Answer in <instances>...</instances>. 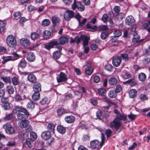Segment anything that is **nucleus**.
Returning a JSON list of instances; mask_svg holds the SVG:
<instances>
[{
  "label": "nucleus",
  "mask_w": 150,
  "mask_h": 150,
  "mask_svg": "<svg viewBox=\"0 0 150 150\" xmlns=\"http://www.w3.org/2000/svg\"><path fill=\"white\" fill-rule=\"evenodd\" d=\"M108 29V27L106 25H101L98 26L97 30L102 31L107 30Z\"/></svg>",
  "instance_id": "c03bdc74"
},
{
  "label": "nucleus",
  "mask_w": 150,
  "mask_h": 150,
  "mask_svg": "<svg viewBox=\"0 0 150 150\" xmlns=\"http://www.w3.org/2000/svg\"><path fill=\"white\" fill-rule=\"evenodd\" d=\"M20 42L22 46L25 47L29 46L30 44V41L26 38H22L20 41Z\"/></svg>",
  "instance_id": "dca6fc26"
},
{
  "label": "nucleus",
  "mask_w": 150,
  "mask_h": 150,
  "mask_svg": "<svg viewBox=\"0 0 150 150\" xmlns=\"http://www.w3.org/2000/svg\"><path fill=\"white\" fill-rule=\"evenodd\" d=\"M119 116L120 117H116L110 124V127L114 128L117 131L119 129L121 125L120 121L121 120H126L127 118V116L124 115L120 114Z\"/></svg>",
  "instance_id": "f257e3e1"
},
{
  "label": "nucleus",
  "mask_w": 150,
  "mask_h": 150,
  "mask_svg": "<svg viewBox=\"0 0 150 150\" xmlns=\"http://www.w3.org/2000/svg\"><path fill=\"white\" fill-rule=\"evenodd\" d=\"M121 61L122 59L120 56H117L112 58V62L114 66L117 67L120 65Z\"/></svg>",
  "instance_id": "4468645a"
},
{
  "label": "nucleus",
  "mask_w": 150,
  "mask_h": 150,
  "mask_svg": "<svg viewBox=\"0 0 150 150\" xmlns=\"http://www.w3.org/2000/svg\"><path fill=\"white\" fill-rule=\"evenodd\" d=\"M57 130L58 132L62 134H64L66 131L65 128L61 125L57 126Z\"/></svg>",
  "instance_id": "4c0bfd02"
},
{
  "label": "nucleus",
  "mask_w": 150,
  "mask_h": 150,
  "mask_svg": "<svg viewBox=\"0 0 150 150\" xmlns=\"http://www.w3.org/2000/svg\"><path fill=\"white\" fill-rule=\"evenodd\" d=\"M81 38L83 42V47L87 46L88 44V42L90 40V38L87 36L83 35H81Z\"/></svg>",
  "instance_id": "a211bd4d"
},
{
  "label": "nucleus",
  "mask_w": 150,
  "mask_h": 150,
  "mask_svg": "<svg viewBox=\"0 0 150 150\" xmlns=\"http://www.w3.org/2000/svg\"><path fill=\"white\" fill-rule=\"evenodd\" d=\"M6 90L8 93L11 94L14 93V89L13 86L11 85L8 86L6 87Z\"/></svg>",
  "instance_id": "09e8293b"
},
{
  "label": "nucleus",
  "mask_w": 150,
  "mask_h": 150,
  "mask_svg": "<svg viewBox=\"0 0 150 150\" xmlns=\"http://www.w3.org/2000/svg\"><path fill=\"white\" fill-rule=\"evenodd\" d=\"M74 13L72 11L67 10L64 13V18L65 21H68L74 17Z\"/></svg>",
  "instance_id": "9d476101"
},
{
  "label": "nucleus",
  "mask_w": 150,
  "mask_h": 150,
  "mask_svg": "<svg viewBox=\"0 0 150 150\" xmlns=\"http://www.w3.org/2000/svg\"><path fill=\"white\" fill-rule=\"evenodd\" d=\"M13 115H16L18 119H19V106H16L13 109L12 112Z\"/></svg>",
  "instance_id": "c756f323"
},
{
  "label": "nucleus",
  "mask_w": 150,
  "mask_h": 150,
  "mask_svg": "<svg viewBox=\"0 0 150 150\" xmlns=\"http://www.w3.org/2000/svg\"><path fill=\"white\" fill-rule=\"evenodd\" d=\"M30 138L32 140L34 141L37 138V134L34 131H31L30 132Z\"/></svg>",
  "instance_id": "a19ab883"
},
{
  "label": "nucleus",
  "mask_w": 150,
  "mask_h": 150,
  "mask_svg": "<svg viewBox=\"0 0 150 150\" xmlns=\"http://www.w3.org/2000/svg\"><path fill=\"white\" fill-rule=\"evenodd\" d=\"M117 80L115 77H111L108 81L109 83L111 85H115L117 83Z\"/></svg>",
  "instance_id": "473e14b6"
},
{
  "label": "nucleus",
  "mask_w": 150,
  "mask_h": 150,
  "mask_svg": "<svg viewBox=\"0 0 150 150\" xmlns=\"http://www.w3.org/2000/svg\"><path fill=\"white\" fill-rule=\"evenodd\" d=\"M143 39H140V37L138 35L133 36L132 39V42L134 43H140L142 41Z\"/></svg>",
  "instance_id": "393cba45"
},
{
  "label": "nucleus",
  "mask_w": 150,
  "mask_h": 150,
  "mask_svg": "<svg viewBox=\"0 0 150 150\" xmlns=\"http://www.w3.org/2000/svg\"><path fill=\"white\" fill-rule=\"evenodd\" d=\"M51 132L50 131H44L41 134V137L42 139L46 141L50 139V144H51L54 141L53 139L51 138Z\"/></svg>",
  "instance_id": "1a4fd4ad"
},
{
  "label": "nucleus",
  "mask_w": 150,
  "mask_h": 150,
  "mask_svg": "<svg viewBox=\"0 0 150 150\" xmlns=\"http://www.w3.org/2000/svg\"><path fill=\"white\" fill-rule=\"evenodd\" d=\"M146 78V74L143 73H140L138 75V78L141 81H143L145 80Z\"/></svg>",
  "instance_id": "79ce46f5"
},
{
  "label": "nucleus",
  "mask_w": 150,
  "mask_h": 150,
  "mask_svg": "<svg viewBox=\"0 0 150 150\" xmlns=\"http://www.w3.org/2000/svg\"><path fill=\"white\" fill-rule=\"evenodd\" d=\"M27 21V19L25 17H21L20 19V25L21 27L24 26V23Z\"/></svg>",
  "instance_id": "13d9d810"
},
{
  "label": "nucleus",
  "mask_w": 150,
  "mask_h": 150,
  "mask_svg": "<svg viewBox=\"0 0 150 150\" xmlns=\"http://www.w3.org/2000/svg\"><path fill=\"white\" fill-rule=\"evenodd\" d=\"M137 91L135 89L130 90L129 92V97L131 98H135L137 96Z\"/></svg>",
  "instance_id": "bb28decb"
},
{
  "label": "nucleus",
  "mask_w": 150,
  "mask_h": 150,
  "mask_svg": "<svg viewBox=\"0 0 150 150\" xmlns=\"http://www.w3.org/2000/svg\"><path fill=\"white\" fill-rule=\"evenodd\" d=\"M3 128L5 129L6 132L9 134H14L16 132L14 128L10 125V123L7 122L3 126Z\"/></svg>",
  "instance_id": "6e6552de"
},
{
  "label": "nucleus",
  "mask_w": 150,
  "mask_h": 150,
  "mask_svg": "<svg viewBox=\"0 0 150 150\" xmlns=\"http://www.w3.org/2000/svg\"><path fill=\"white\" fill-rule=\"evenodd\" d=\"M6 25V21H0V32H4L6 29L5 26Z\"/></svg>",
  "instance_id": "cd10ccee"
},
{
  "label": "nucleus",
  "mask_w": 150,
  "mask_h": 150,
  "mask_svg": "<svg viewBox=\"0 0 150 150\" xmlns=\"http://www.w3.org/2000/svg\"><path fill=\"white\" fill-rule=\"evenodd\" d=\"M33 141L30 139L28 138L26 140V144L29 147H32L33 146L32 143Z\"/></svg>",
  "instance_id": "3c124183"
},
{
  "label": "nucleus",
  "mask_w": 150,
  "mask_h": 150,
  "mask_svg": "<svg viewBox=\"0 0 150 150\" xmlns=\"http://www.w3.org/2000/svg\"><path fill=\"white\" fill-rule=\"evenodd\" d=\"M69 39L65 36L61 37L59 38V41H57L58 42V45H63L67 42Z\"/></svg>",
  "instance_id": "f3484780"
},
{
  "label": "nucleus",
  "mask_w": 150,
  "mask_h": 150,
  "mask_svg": "<svg viewBox=\"0 0 150 150\" xmlns=\"http://www.w3.org/2000/svg\"><path fill=\"white\" fill-rule=\"evenodd\" d=\"M6 43L10 47L12 48H15L17 44L15 37L12 35H8L6 38Z\"/></svg>",
  "instance_id": "7ed1b4c3"
},
{
  "label": "nucleus",
  "mask_w": 150,
  "mask_h": 150,
  "mask_svg": "<svg viewBox=\"0 0 150 150\" xmlns=\"http://www.w3.org/2000/svg\"><path fill=\"white\" fill-rule=\"evenodd\" d=\"M61 55V52L59 51H57L53 53L54 57L57 59H59Z\"/></svg>",
  "instance_id": "49530a36"
},
{
  "label": "nucleus",
  "mask_w": 150,
  "mask_h": 150,
  "mask_svg": "<svg viewBox=\"0 0 150 150\" xmlns=\"http://www.w3.org/2000/svg\"><path fill=\"white\" fill-rule=\"evenodd\" d=\"M109 33L108 32L105 31L101 33L100 35L101 38L103 40H105L108 36Z\"/></svg>",
  "instance_id": "a18cd8bd"
},
{
  "label": "nucleus",
  "mask_w": 150,
  "mask_h": 150,
  "mask_svg": "<svg viewBox=\"0 0 150 150\" xmlns=\"http://www.w3.org/2000/svg\"><path fill=\"white\" fill-rule=\"evenodd\" d=\"M105 137L103 134H102L101 142H99L97 140H95L91 141L90 142V145L91 147L93 149H100L103 146L104 143Z\"/></svg>",
  "instance_id": "f03ea898"
},
{
  "label": "nucleus",
  "mask_w": 150,
  "mask_h": 150,
  "mask_svg": "<svg viewBox=\"0 0 150 150\" xmlns=\"http://www.w3.org/2000/svg\"><path fill=\"white\" fill-rule=\"evenodd\" d=\"M50 21L48 19H45L43 20L42 23V25L44 26H47L50 24Z\"/></svg>",
  "instance_id": "603ef678"
},
{
  "label": "nucleus",
  "mask_w": 150,
  "mask_h": 150,
  "mask_svg": "<svg viewBox=\"0 0 150 150\" xmlns=\"http://www.w3.org/2000/svg\"><path fill=\"white\" fill-rule=\"evenodd\" d=\"M27 106L28 108L33 109L35 108V104L33 101H30L28 103Z\"/></svg>",
  "instance_id": "864d4df0"
},
{
  "label": "nucleus",
  "mask_w": 150,
  "mask_h": 150,
  "mask_svg": "<svg viewBox=\"0 0 150 150\" xmlns=\"http://www.w3.org/2000/svg\"><path fill=\"white\" fill-rule=\"evenodd\" d=\"M43 37L46 39H49L51 35V32L47 30H45L43 33Z\"/></svg>",
  "instance_id": "2f4dec72"
},
{
  "label": "nucleus",
  "mask_w": 150,
  "mask_h": 150,
  "mask_svg": "<svg viewBox=\"0 0 150 150\" xmlns=\"http://www.w3.org/2000/svg\"><path fill=\"white\" fill-rule=\"evenodd\" d=\"M125 23L126 25L133 26L135 23V21L134 18L131 16H129L127 17L125 20Z\"/></svg>",
  "instance_id": "ddd939ff"
},
{
  "label": "nucleus",
  "mask_w": 150,
  "mask_h": 150,
  "mask_svg": "<svg viewBox=\"0 0 150 150\" xmlns=\"http://www.w3.org/2000/svg\"><path fill=\"white\" fill-rule=\"evenodd\" d=\"M105 92V90L104 88H100L98 90V93L102 96H104Z\"/></svg>",
  "instance_id": "e2e57ef3"
},
{
  "label": "nucleus",
  "mask_w": 150,
  "mask_h": 150,
  "mask_svg": "<svg viewBox=\"0 0 150 150\" xmlns=\"http://www.w3.org/2000/svg\"><path fill=\"white\" fill-rule=\"evenodd\" d=\"M129 34L132 35L133 36L137 35L136 32V29L135 28H132L130 29Z\"/></svg>",
  "instance_id": "bf43d9fd"
},
{
  "label": "nucleus",
  "mask_w": 150,
  "mask_h": 150,
  "mask_svg": "<svg viewBox=\"0 0 150 150\" xmlns=\"http://www.w3.org/2000/svg\"><path fill=\"white\" fill-rule=\"evenodd\" d=\"M77 8L79 11H83L85 9L84 6L81 2H78L77 3Z\"/></svg>",
  "instance_id": "ea45409f"
},
{
  "label": "nucleus",
  "mask_w": 150,
  "mask_h": 150,
  "mask_svg": "<svg viewBox=\"0 0 150 150\" xmlns=\"http://www.w3.org/2000/svg\"><path fill=\"white\" fill-rule=\"evenodd\" d=\"M75 117L73 115L67 116L65 117L64 120L68 123H73L75 120Z\"/></svg>",
  "instance_id": "412c9836"
},
{
  "label": "nucleus",
  "mask_w": 150,
  "mask_h": 150,
  "mask_svg": "<svg viewBox=\"0 0 150 150\" xmlns=\"http://www.w3.org/2000/svg\"><path fill=\"white\" fill-rule=\"evenodd\" d=\"M124 84H127L132 87L138 85V81L134 77L129 79L127 81L123 82Z\"/></svg>",
  "instance_id": "9b49d317"
},
{
  "label": "nucleus",
  "mask_w": 150,
  "mask_h": 150,
  "mask_svg": "<svg viewBox=\"0 0 150 150\" xmlns=\"http://www.w3.org/2000/svg\"><path fill=\"white\" fill-rule=\"evenodd\" d=\"M31 37L32 40H35L37 39L40 38V35L36 32H34L31 33Z\"/></svg>",
  "instance_id": "c9c22d12"
},
{
  "label": "nucleus",
  "mask_w": 150,
  "mask_h": 150,
  "mask_svg": "<svg viewBox=\"0 0 150 150\" xmlns=\"http://www.w3.org/2000/svg\"><path fill=\"white\" fill-rule=\"evenodd\" d=\"M28 10L29 12H31L34 11L36 10L37 8L33 6L30 5L28 6Z\"/></svg>",
  "instance_id": "052dcab7"
},
{
  "label": "nucleus",
  "mask_w": 150,
  "mask_h": 150,
  "mask_svg": "<svg viewBox=\"0 0 150 150\" xmlns=\"http://www.w3.org/2000/svg\"><path fill=\"white\" fill-rule=\"evenodd\" d=\"M33 88L35 92L40 93L41 91V85L40 83H35L33 85Z\"/></svg>",
  "instance_id": "b1692460"
},
{
  "label": "nucleus",
  "mask_w": 150,
  "mask_h": 150,
  "mask_svg": "<svg viewBox=\"0 0 150 150\" xmlns=\"http://www.w3.org/2000/svg\"><path fill=\"white\" fill-rule=\"evenodd\" d=\"M142 26L144 29L147 30L149 32H150V27L148 28L149 26L148 23H144L142 25Z\"/></svg>",
  "instance_id": "680f3d73"
},
{
  "label": "nucleus",
  "mask_w": 150,
  "mask_h": 150,
  "mask_svg": "<svg viewBox=\"0 0 150 150\" xmlns=\"http://www.w3.org/2000/svg\"><path fill=\"white\" fill-rule=\"evenodd\" d=\"M2 105L5 110H8L11 108V106L9 102L5 104H2Z\"/></svg>",
  "instance_id": "5fc2aeb1"
},
{
  "label": "nucleus",
  "mask_w": 150,
  "mask_h": 150,
  "mask_svg": "<svg viewBox=\"0 0 150 150\" xmlns=\"http://www.w3.org/2000/svg\"><path fill=\"white\" fill-rule=\"evenodd\" d=\"M57 112L58 116L59 117H61L65 113H67V110L62 107L59 108L57 110Z\"/></svg>",
  "instance_id": "6ab92c4d"
},
{
  "label": "nucleus",
  "mask_w": 150,
  "mask_h": 150,
  "mask_svg": "<svg viewBox=\"0 0 150 150\" xmlns=\"http://www.w3.org/2000/svg\"><path fill=\"white\" fill-rule=\"evenodd\" d=\"M86 27L88 29H91L93 32L96 31L98 30V27L95 25L92 26L90 23H88L86 25Z\"/></svg>",
  "instance_id": "58836bf2"
},
{
  "label": "nucleus",
  "mask_w": 150,
  "mask_h": 150,
  "mask_svg": "<svg viewBox=\"0 0 150 150\" xmlns=\"http://www.w3.org/2000/svg\"><path fill=\"white\" fill-rule=\"evenodd\" d=\"M40 93L35 92L32 96V98L34 100H38L40 98Z\"/></svg>",
  "instance_id": "72a5a7b5"
},
{
  "label": "nucleus",
  "mask_w": 150,
  "mask_h": 150,
  "mask_svg": "<svg viewBox=\"0 0 150 150\" xmlns=\"http://www.w3.org/2000/svg\"><path fill=\"white\" fill-rule=\"evenodd\" d=\"M27 59L29 62H33L35 59V57L34 53L30 52L26 56Z\"/></svg>",
  "instance_id": "5701e85b"
},
{
  "label": "nucleus",
  "mask_w": 150,
  "mask_h": 150,
  "mask_svg": "<svg viewBox=\"0 0 150 150\" xmlns=\"http://www.w3.org/2000/svg\"><path fill=\"white\" fill-rule=\"evenodd\" d=\"M121 76L123 79H128L131 77L132 74L129 71L125 70L123 71Z\"/></svg>",
  "instance_id": "4be33fe9"
},
{
  "label": "nucleus",
  "mask_w": 150,
  "mask_h": 150,
  "mask_svg": "<svg viewBox=\"0 0 150 150\" xmlns=\"http://www.w3.org/2000/svg\"><path fill=\"white\" fill-rule=\"evenodd\" d=\"M51 21L53 27H55L60 24L61 20L58 16H54L52 18Z\"/></svg>",
  "instance_id": "2eb2a0df"
},
{
  "label": "nucleus",
  "mask_w": 150,
  "mask_h": 150,
  "mask_svg": "<svg viewBox=\"0 0 150 150\" xmlns=\"http://www.w3.org/2000/svg\"><path fill=\"white\" fill-rule=\"evenodd\" d=\"M93 80L94 82L98 83L100 82V79L99 76L98 75H95L93 77Z\"/></svg>",
  "instance_id": "774afa93"
},
{
  "label": "nucleus",
  "mask_w": 150,
  "mask_h": 150,
  "mask_svg": "<svg viewBox=\"0 0 150 150\" xmlns=\"http://www.w3.org/2000/svg\"><path fill=\"white\" fill-rule=\"evenodd\" d=\"M114 36H113L115 37V38L116 37H118L120 36L122 34L121 32L119 30H115L114 32Z\"/></svg>",
  "instance_id": "4d7b16f0"
},
{
  "label": "nucleus",
  "mask_w": 150,
  "mask_h": 150,
  "mask_svg": "<svg viewBox=\"0 0 150 150\" xmlns=\"http://www.w3.org/2000/svg\"><path fill=\"white\" fill-rule=\"evenodd\" d=\"M112 67L111 65L108 64L105 66V68L109 71H111L112 69Z\"/></svg>",
  "instance_id": "338daca9"
},
{
  "label": "nucleus",
  "mask_w": 150,
  "mask_h": 150,
  "mask_svg": "<svg viewBox=\"0 0 150 150\" xmlns=\"http://www.w3.org/2000/svg\"><path fill=\"white\" fill-rule=\"evenodd\" d=\"M93 69L91 67H88L85 69V72L86 74L90 75L93 73Z\"/></svg>",
  "instance_id": "f704fd0d"
},
{
  "label": "nucleus",
  "mask_w": 150,
  "mask_h": 150,
  "mask_svg": "<svg viewBox=\"0 0 150 150\" xmlns=\"http://www.w3.org/2000/svg\"><path fill=\"white\" fill-rule=\"evenodd\" d=\"M121 59L122 58L125 62L128 61L129 60V57L128 55L126 53H123L121 54L120 56V57Z\"/></svg>",
  "instance_id": "37998d69"
},
{
  "label": "nucleus",
  "mask_w": 150,
  "mask_h": 150,
  "mask_svg": "<svg viewBox=\"0 0 150 150\" xmlns=\"http://www.w3.org/2000/svg\"><path fill=\"white\" fill-rule=\"evenodd\" d=\"M29 121L27 120H22L19 124V127L21 128H27V131L30 132L32 130V127L29 125Z\"/></svg>",
  "instance_id": "423d86ee"
},
{
  "label": "nucleus",
  "mask_w": 150,
  "mask_h": 150,
  "mask_svg": "<svg viewBox=\"0 0 150 150\" xmlns=\"http://www.w3.org/2000/svg\"><path fill=\"white\" fill-rule=\"evenodd\" d=\"M96 116L100 120H103L104 119L102 112L100 110H98L97 112Z\"/></svg>",
  "instance_id": "8fccbe9b"
},
{
  "label": "nucleus",
  "mask_w": 150,
  "mask_h": 150,
  "mask_svg": "<svg viewBox=\"0 0 150 150\" xmlns=\"http://www.w3.org/2000/svg\"><path fill=\"white\" fill-rule=\"evenodd\" d=\"M1 79L6 83L10 84L11 83V80L10 76H4L0 75Z\"/></svg>",
  "instance_id": "c85d7f7f"
},
{
  "label": "nucleus",
  "mask_w": 150,
  "mask_h": 150,
  "mask_svg": "<svg viewBox=\"0 0 150 150\" xmlns=\"http://www.w3.org/2000/svg\"><path fill=\"white\" fill-rule=\"evenodd\" d=\"M108 96L111 98H115L117 96V93L115 90H112L110 91L108 94Z\"/></svg>",
  "instance_id": "e433bc0d"
},
{
  "label": "nucleus",
  "mask_w": 150,
  "mask_h": 150,
  "mask_svg": "<svg viewBox=\"0 0 150 150\" xmlns=\"http://www.w3.org/2000/svg\"><path fill=\"white\" fill-rule=\"evenodd\" d=\"M2 58L3 60L2 62V63L3 64H4L6 62L9 61H13L15 60V59H13V57L11 56L7 57L3 56Z\"/></svg>",
  "instance_id": "a878e982"
},
{
  "label": "nucleus",
  "mask_w": 150,
  "mask_h": 150,
  "mask_svg": "<svg viewBox=\"0 0 150 150\" xmlns=\"http://www.w3.org/2000/svg\"><path fill=\"white\" fill-rule=\"evenodd\" d=\"M56 79L58 83L65 82L67 80L68 76L65 73L61 72L57 76Z\"/></svg>",
  "instance_id": "0eeeda50"
},
{
  "label": "nucleus",
  "mask_w": 150,
  "mask_h": 150,
  "mask_svg": "<svg viewBox=\"0 0 150 150\" xmlns=\"http://www.w3.org/2000/svg\"><path fill=\"white\" fill-rule=\"evenodd\" d=\"M110 41L111 42V45L113 46H117L119 44L118 41L115 38L114 36H112Z\"/></svg>",
  "instance_id": "7c9ffc66"
},
{
  "label": "nucleus",
  "mask_w": 150,
  "mask_h": 150,
  "mask_svg": "<svg viewBox=\"0 0 150 150\" xmlns=\"http://www.w3.org/2000/svg\"><path fill=\"white\" fill-rule=\"evenodd\" d=\"M125 15L124 13H120L117 15L116 18L118 21H121L123 19Z\"/></svg>",
  "instance_id": "6e6d98bb"
},
{
  "label": "nucleus",
  "mask_w": 150,
  "mask_h": 150,
  "mask_svg": "<svg viewBox=\"0 0 150 150\" xmlns=\"http://www.w3.org/2000/svg\"><path fill=\"white\" fill-rule=\"evenodd\" d=\"M58 43L57 40L52 41L46 43L44 45V48L48 50H50L51 49L54 48V46L58 45Z\"/></svg>",
  "instance_id": "f8f14e48"
},
{
  "label": "nucleus",
  "mask_w": 150,
  "mask_h": 150,
  "mask_svg": "<svg viewBox=\"0 0 150 150\" xmlns=\"http://www.w3.org/2000/svg\"><path fill=\"white\" fill-rule=\"evenodd\" d=\"M29 114V113L25 108L21 106L19 107V119H27Z\"/></svg>",
  "instance_id": "39448f33"
},
{
  "label": "nucleus",
  "mask_w": 150,
  "mask_h": 150,
  "mask_svg": "<svg viewBox=\"0 0 150 150\" xmlns=\"http://www.w3.org/2000/svg\"><path fill=\"white\" fill-rule=\"evenodd\" d=\"M27 78L28 80L33 83H35L37 80L36 76L32 74H29L27 77Z\"/></svg>",
  "instance_id": "aec40b11"
},
{
  "label": "nucleus",
  "mask_w": 150,
  "mask_h": 150,
  "mask_svg": "<svg viewBox=\"0 0 150 150\" xmlns=\"http://www.w3.org/2000/svg\"><path fill=\"white\" fill-rule=\"evenodd\" d=\"M47 128L49 131L53 132L55 126L53 123L50 122L48 124Z\"/></svg>",
  "instance_id": "de8ad7c7"
},
{
  "label": "nucleus",
  "mask_w": 150,
  "mask_h": 150,
  "mask_svg": "<svg viewBox=\"0 0 150 150\" xmlns=\"http://www.w3.org/2000/svg\"><path fill=\"white\" fill-rule=\"evenodd\" d=\"M12 82L14 85H16L18 84V79L16 77H13L12 79Z\"/></svg>",
  "instance_id": "69168bd1"
},
{
  "label": "nucleus",
  "mask_w": 150,
  "mask_h": 150,
  "mask_svg": "<svg viewBox=\"0 0 150 150\" xmlns=\"http://www.w3.org/2000/svg\"><path fill=\"white\" fill-rule=\"evenodd\" d=\"M139 98L142 101L147 100L148 98L145 94H141L139 95Z\"/></svg>",
  "instance_id": "0e129e2a"
},
{
  "label": "nucleus",
  "mask_w": 150,
  "mask_h": 150,
  "mask_svg": "<svg viewBox=\"0 0 150 150\" xmlns=\"http://www.w3.org/2000/svg\"><path fill=\"white\" fill-rule=\"evenodd\" d=\"M2 120H3L4 121L11 120V122L13 123L15 127H16L17 126L16 122L18 120L15 116H14V115L12 113L6 114L5 116L2 118Z\"/></svg>",
  "instance_id": "20e7f679"
}]
</instances>
